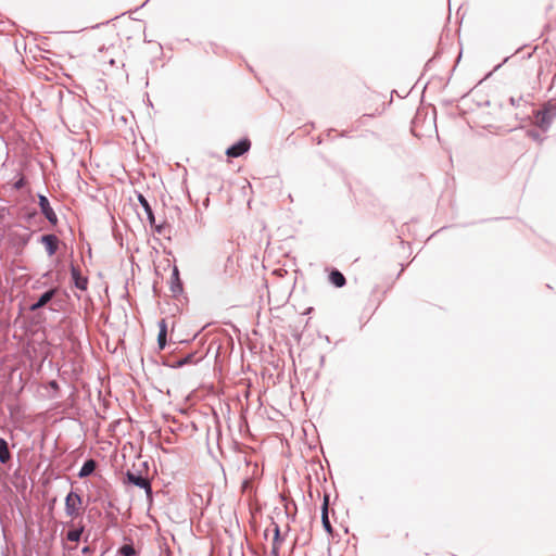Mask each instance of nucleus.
<instances>
[{
	"instance_id": "obj_1",
	"label": "nucleus",
	"mask_w": 556,
	"mask_h": 556,
	"mask_svg": "<svg viewBox=\"0 0 556 556\" xmlns=\"http://www.w3.org/2000/svg\"><path fill=\"white\" fill-rule=\"evenodd\" d=\"M535 126L546 132L556 118V98L544 102L540 110L534 112Z\"/></svg>"
},
{
	"instance_id": "obj_2",
	"label": "nucleus",
	"mask_w": 556,
	"mask_h": 556,
	"mask_svg": "<svg viewBox=\"0 0 556 556\" xmlns=\"http://www.w3.org/2000/svg\"><path fill=\"white\" fill-rule=\"evenodd\" d=\"M125 482L128 484L143 489L149 498L152 497L151 482L147 477H143L141 471L127 470L125 473Z\"/></svg>"
},
{
	"instance_id": "obj_3",
	"label": "nucleus",
	"mask_w": 556,
	"mask_h": 556,
	"mask_svg": "<svg viewBox=\"0 0 556 556\" xmlns=\"http://www.w3.org/2000/svg\"><path fill=\"white\" fill-rule=\"evenodd\" d=\"M83 504L81 496L73 490L65 497V513L68 517L75 518L79 514Z\"/></svg>"
},
{
	"instance_id": "obj_4",
	"label": "nucleus",
	"mask_w": 556,
	"mask_h": 556,
	"mask_svg": "<svg viewBox=\"0 0 556 556\" xmlns=\"http://www.w3.org/2000/svg\"><path fill=\"white\" fill-rule=\"evenodd\" d=\"M250 140L248 138H242L227 148L226 155L229 157H239L247 153L250 150Z\"/></svg>"
},
{
	"instance_id": "obj_5",
	"label": "nucleus",
	"mask_w": 556,
	"mask_h": 556,
	"mask_svg": "<svg viewBox=\"0 0 556 556\" xmlns=\"http://www.w3.org/2000/svg\"><path fill=\"white\" fill-rule=\"evenodd\" d=\"M38 204H39L41 213L45 215V217L48 219V222L53 226L56 225L58 216L54 213L53 208L51 207L48 198L43 194H39L38 195Z\"/></svg>"
},
{
	"instance_id": "obj_6",
	"label": "nucleus",
	"mask_w": 556,
	"mask_h": 556,
	"mask_svg": "<svg viewBox=\"0 0 556 556\" xmlns=\"http://www.w3.org/2000/svg\"><path fill=\"white\" fill-rule=\"evenodd\" d=\"M59 293V288L53 287L39 295L36 302L30 304L29 311L36 312L46 306Z\"/></svg>"
},
{
	"instance_id": "obj_7",
	"label": "nucleus",
	"mask_w": 556,
	"mask_h": 556,
	"mask_svg": "<svg viewBox=\"0 0 556 556\" xmlns=\"http://www.w3.org/2000/svg\"><path fill=\"white\" fill-rule=\"evenodd\" d=\"M40 242L45 245L49 256L56 253L59 248V238L53 233H47L40 237Z\"/></svg>"
},
{
	"instance_id": "obj_8",
	"label": "nucleus",
	"mask_w": 556,
	"mask_h": 556,
	"mask_svg": "<svg viewBox=\"0 0 556 556\" xmlns=\"http://www.w3.org/2000/svg\"><path fill=\"white\" fill-rule=\"evenodd\" d=\"M71 276L74 286L79 290H86L88 286V279L80 274L79 268L71 265Z\"/></svg>"
},
{
	"instance_id": "obj_9",
	"label": "nucleus",
	"mask_w": 556,
	"mask_h": 556,
	"mask_svg": "<svg viewBox=\"0 0 556 556\" xmlns=\"http://www.w3.org/2000/svg\"><path fill=\"white\" fill-rule=\"evenodd\" d=\"M182 281L179 277V270L177 266H174L172 277H170V291L174 295H178L182 293Z\"/></svg>"
},
{
	"instance_id": "obj_10",
	"label": "nucleus",
	"mask_w": 556,
	"mask_h": 556,
	"mask_svg": "<svg viewBox=\"0 0 556 556\" xmlns=\"http://www.w3.org/2000/svg\"><path fill=\"white\" fill-rule=\"evenodd\" d=\"M137 198H138V201H139V203H140V205L142 206V208H143V211H144L146 215H147V219H148L149 224H150L151 226H153V225H154V223H155V216H154L153 210H152V207H151V205H150L149 201H148V200L146 199V197H144L143 194H141V193H138V197H137Z\"/></svg>"
},
{
	"instance_id": "obj_11",
	"label": "nucleus",
	"mask_w": 556,
	"mask_h": 556,
	"mask_svg": "<svg viewBox=\"0 0 556 556\" xmlns=\"http://www.w3.org/2000/svg\"><path fill=\"white\" fill-rule=\"evenodd\" d=\"M97 468V462L92 458L86 459L78 471V478H87L91 476Z\"/></svg>"
},
{
	"instance_id": "obj_12",
	"label": "nucleus",
	"mask_w": 556,
	"mask_h": 556,
	"mask_svg": "<svg viewBox=\"0 0 556 556\" xmlns=\"http://www.w3.org/2000/svg\"><path fill=\"white\" fill-rule=\"evenodd\" d=\"M167 324L165 319H161L159 321V334H157V345L160 350H164L167 344Z\"/></svg>"
},
{
	"instance_id": "obj_13",
	"label": "nucleus",
	"mask_w": 556,
	"mask_h": 556,
	"mask_svg": "<svg viewBox=\"0 0 556 556\" xmlns=\"http://www.w3.org/2000/svg\"><path fill=\"white\" fill-rule=\"evenodd\" d=\"M282 541H283V539L281 538V534H280V528L278 525L274 523V538H273L271 549H270L271 556H279L280 544Z\"/></svg>"
},
{
	"instance_id": "obj_14",
	"label": "nucleus",
	"mask_w": 556,
	"mask_h": 556,
	"mask_svg": "<svg viewBox=\"0 0 556 556\" xmlns=\"http://www.w3.org/2000/svg\"><path fill=\"white\" fill-rule=\"evenodd\" d=\"M321 523L325 529V531L329 534L332 533L333 529L331 526V522L329 520V513H328V497H325L324 504L321 506Z\"/></svg>"
},
{
	"instance_id": "obj_15",
	"label": "nucleus",
	"mask_w": 556,
	"mask_h": 556,
	"mask_svg": "<svg viewBox=\"0 0 556 556\" xmlns=\"http://www.w3.org/2000/svg\"><path fill=\"white\" fill-rule=\"evenodd\" d=\"M329 281L337 288H342L346 283L344 275L338 269H332L330 271Z\"/></svg>"
},
{
	"instance_id": "obj_16",
	"label": "nucleus",
	"mask_w": 556,
	"mask_h": 556,
	"mask_svg": "<svg viewBox=\"0 0 556 556\" xmlns=\"http://www.w3.org/2000/svg\"><path fill=\"white\" fill-rule=\"evenodd\" d=\"M194 356L195 354L194 353H189L187 354L186 356L177 359L176 362H174L173 364H165L166 366H169L172 368H180V367H184L186 365H189V364H192L194 363Z\"/></svg>"
},
{
	"instance_id": "obj_17",
	"label": "nucleus",
	"mask_w": 556,
	"mask_h": 556,
	"mask_svg": "<svg viewBox=\"0 0 556 556\" xmlns=\"http://www.w3.org/2000/svg\"><path fill=\"white\" fill-rule=\"evenodd\" d=\"M11 459L8 442L0 438V463L7 464Z\"/></svg>"
},
{
	"instance_id": "obj_18",
	"label": "nucleus",
	"mask_w": 556,
	"mask_h": 556,
	"mask_svg": "<svg viewBox=\"0 0 556 556\" xmlns=\"http://www.w3.org/2000/svg\"><path fill=\"white\" fill-rule=\"evenodd\" d=\"M83 531V527L68 530L66 533V540L71 542H78L81 538Z\"/></svg>"
},
{
	"instance_id": "obj_19",
	"label": "nucleus",
	"mask_w": 556,
	"mask_h": 556,
	"mask_svg": "<svg viewBox=\"0 0 556 556\" xmlns=\"http://www.w3.org/2000/svg\"><path fill=\"white\" fill-rule=\"evenodd\" d=\"M118 553L122 556H135L137 554L135 547L131 544H125L121 546Z\"/></svg>"
},
{
	"instance_id": "obj_20",
	"label": "nucleus",
	"mask_w": 556,
	"mask_h": 556,
	"mask_svg": "<svg viewBox=\"0 0 556 556\" xmlns=\"http://www.w3.org/2000/svg\"><path fill=\"white\" fill-rule=\"evenodd\" d=\"M527 137L531 138L532 140L539 143H542L544 140V138L540 135V132L536 129H528Z\"/></svg>"
},
{
	"instance_id": "obj_21",
	"label": "nucleus",
	"mask_w": 556,
	"mask_h": 556,
	"mask_svg": "<svg viewBox=\"0 0 556 556\" xmlns=\"http://www.w3.org/2000/svg\"><path fill=\"white\" fill-rule=\"evenodd\" d=\"M26 185V179L25 177H20L14 184H13V188L16 189V190H21L25 187Z\"/></svg>"
},
{
	"instance_id": "obj_22",
	"label": "nucleus",
	"mask_w": 556,
	"mask_h": 556,
	"mask_svg": "<svg viewBox=\"0 0 556 556\" xmlns=\"http://www.w3.org/2000/svg\"><path fill=\"white\" fill-rule=\"evenodd\" d=\"M152 227L154 228V231H155L156 233H160V235H161V233H163V231H164L165 225H164V224L156 225V224L154 223V225H153Z\"/></svg>"
},
{
	"instance_id": "obj_23",
	"label": "nucleus",
	"mask_w": 556,
	"mask_h": 556,
	"mask_svg": "<svg viewBox=\"0 0 556 556\" xmlns=\"http://www.w3.org/2000/svg\"><path fill=\"white\" fill-rule=\"evenodd\" d=\"M49 387H50L51 389H53V390H58V389H59V383H58V381H55V380H51V381L49 382Z\"/></svg>"
},
{
	"instance_id": "obj_24",
	"label": "nucleus",
	"mask_w": 556,
	"mask_h": 556,
	"mask_svg": "<svg viewBox=\"0 0 556 556\" xmlns=\"http://www.w3.org/2000/svg\"><path fill=\"white\" fill-rule=\"evenodd\" d=\"M519 101H520V99H515L514 97H511V98L509 99V102H510V104H511L513 106H517V105H518V103H519Z\"/></svg>"
},
{
	"instance_id": "obj_25",
	"label": "nucleus",
	"mask_w": 556,
	"mask_h": 556,
	"mask_svg": "<svg viewBox=\"0 0 556 556\" xmlns=\"http://www.w3.org/2000/svg\"><path fill=\"white\" fill-rule=\"evenodd\" d=\"M90 551H91V549H90V547H89V546H85V547L81 549V552H83L84 554H88V553H90Z\"/></svg>"
},
{
	"instance_id": "obj_26",
	"label": "nucleus",
	"mask_w": 556,
	"mask_h": 556,
	"mask_svg": "<svg viewBox=\"0 0 556 556\" xmlns=\"http://www.w3.org/2000/svg\"><path fill=\"white\" fill-rule=\"evenodd\" d=\"M35 215H36V212H33V214H29L28 217L30 218V217H33Z\"/></svg>"
},
{
	"instance_id": "obj_27",
	"label": "nucleus",
	"mask_w": 556,
	"mask_h": 556,
	"mask_svg": "<svg viewBox=\"0 0 556 556\" xmlns=\"http://www.w3.org/2000/svg\"><path fill=\"white\" fill-rule=\"evenodd\" d=\"M502 66V64H497V66H495V71L498 70L500 67Z\"/></svg>"
},
{
	"instance_id": "obj_28",
	"label": "nucleus",
	"mask_w": 556,
	"mask_h": 556,
	"mask_svg": "<svg viewBox=\"0 0 556 556\" xmlns=\"http://www.w3.org/2000/svg\"><path fill=\"white\" fill-rule=\"evenodd\" d=\"M508 59H509V56L505 58V59H504V61H503V63L507 62V61H508Z\"/></svg>"
}]
</instances>
